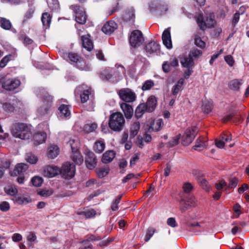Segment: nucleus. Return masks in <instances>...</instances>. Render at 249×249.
<instances>
[{"instance_id":"12","label":"nucleus","mask_w":249,"mask_h":249,"mask_svg":"<svg viewBox=\"0 0 249 249\" xmlns=\"http://www.w3.org/2000/svg\"><path fill=\"white\" fill-rule=\"evenodd\" d=\"M20 84L19 80L17 79H5L2 82V87L7 90L17 89Z\"/></svg>"},{"instance_id":"24","label":"nucleus","mask_w":249,"mask_h":249,"mask_svg":"<svg viewBox=\"0 0 249 249\" xmlns=\"http://www.w3.org/2000/svg\"><path fill=\"white\" fill-rule=\"evenodd\" d=\"M180 62L183 67L188 68H193L194 66L193 59L189 55L182 57L180 58Z\"/></svg>"},{"instance_id":"16","label":"nucleus","mask_w":249,"mask_h":249,"mask_svg":"<svg viewBox=\"0 0 249 249\" xmlns=\"http://www.w3.org/2000/svg\"><path fill=\"white\" fill-rule=\"evenodd\" d=\"M60 168L57 166H48L44 169L43 173L46 177L53 178L60 173Z\"/></svg>"},{"instance_id":"34","label":"nucleus","mask_w":249,"mask_h":249,"mask_svg":"<svg viewBox=\"0 0 249 249\" xmlns=\"http://www.w3.org/2000/svg\"><path fill=\"white\" fill-rule=\"evenodd\" d=\"M146 111H147V109L144 103L141 104L136 108L135 117L138 119L140 118Z\"/></svg>"},{"instance_id":"30","label":"nucleus","mask_w":249,"mask_h":249,"mask_svg":"<svg viewBox=\"0 0 249 249\" xmlns=\"http://www.w3.org/2000/svg\"><path fill=\"white\" fill-rule=\"evenodd\" d=\"M79 140L78 138L74 136L70 139L69 141L68 142L69 144L71 149V152H73L74 150H78L79 147Z\"/></svg>"},{"instance_id":"55","label":"nucleus","mask_w":249,"mask_h":249,"mask_svg":"<svg viewBox=\"0 0 249 249\" xmlns=\"http://www.w3.org/2000/svg\"><path fill=\"white\" fill-rule=\"evenodd\" d=\"M108 168H101L97 172V176L99 178H103L108 174Z\"/></svg>"},{"instance_id":"50","label":"nucleus","mask_w":249,"mask_h":249,"mask_svg":"<svg viewBox=\"0 0 249 249\" xmlns=\"http://www.w3.org/2000/svg\"><path fill=\"white\" fill-rule=\"evenodd\" d=\"M140 127V123L139 122L134 123L131 126L130 128L131 135L133 136L136 135L139 130Z\"/></svg>"},{"instance_id":"56","label":"nucleus","mask_w":249,"mask_h":249,"mask_svg":"<svg viewBox=\"0 0 249 249\" xmlns=\"http://www.w3.org/2000/svg\"><path fill=\"white\" fill-rule=\"evenodd\" d=\"M31 181L34 186L36 187H39L42 183V178L39 177H35L32 178Z\"/></svg>"},{"instance_id":"44","label":"nucleus","mask_w":249,"mask_h":249,"mask_svg":"<svg viewBox=\"0 0 249 249\" xmlns=\"http://www.w3.org/2000/svg\"><path fill=\"white\" fill-rule=\"evenodd\" d=\"M5 193L10 196H14L18 192V189L15 186H8L4 188Z\"/></svg>"},{"instance_id":"20","label":"nucleus","mask_w":249,"mask_h":249,"mask_svg":"<svg viewBox=\"0 0 249 249\" xmlns=\"http://www.w3.org/2000/svg\"><path fill=\"white\" fill-rule=\"evenodd\" d=\"M157 102V99L154 96H151L147 99L146 103H144L147 112H151L155 109Z\"/></svg>"},{"instance_id":"62","label":"nucleus","mask_w":249,"mask_h":249,"mask_svg":"<svg viewBox=\"0 0 249 249\" xmlns=\"http://www.w3.org/2000/svg\"><path fill=\"white\" fill-rule=\"evenodd\" d=\"M33 13L34 11L32 10H29L26 13L22 21V24H25L28 19L32 18Z\"/></svg>"},{"instance_id":"47","label":"nucleus","mask_w":249,"mask_h":249,"mask_svg":"<svg viewBox=\"0 0 249 249\" xmlns=\"http://www.w3.org/2000/svg\"><path fill=\"white\" fill-rule=\"evenodd\" d=\"M97 128V124L95 123H92L85 124L84 129L86 132L90 133L95 130Z\"/></svg>"},{"instance_id":"39","label":"nucleus","mask_w":249,"mask_h":249,"mask_svg":"<svg viewBox=\"0 0 249 249\" xmlns=\"http://www.w3.org/2000/svg\"><path fill=\"white\" fill-rule=\"evenodd\" d=\"M105 143L103 141H97L95 142L94 149L96 152L101 153L105 150Z\"/></svg>"},{"instance_id":"23","label":"nucleus","mask_w":249,"mask_h":249,"mask_svg":"<svg viewBox=\"0 0 249 249\" xmlns=\"http://www.w3.org/2000/svg\"><path fill=\"white\" fill-rule=\"evenodd\" d=\"M207 146V141L202 138H198L196 140L195 144L193 146V148L196 150L201 151L205 149Z\"/></svg>"},{"instance_id":"31","label":"nucleus","mask_w":249,"mask_h":249,"mask_svg":"<svg viewBox=\"0 0 249 249\" xmlns=\"http://www.w3.org/2000/svg\"><path fill=\"white\" fill-rule=\"evenodd\" d=\"M51 19L52 17H51L50 14L48 13L45 12L42 14L41 20L44 28L48 29L49 28L51 22Z\"/></svg>"},{"instance_id":"57","label":"nucleus","mask_w":249,"mask_h":249,"mask_svg":"<svg viewBox=\"0 0 249 249\" xmlns=\"http://www.w3.org/2000/svg\"><path fill=\"white\" fill-rule=\"evenodd\" d=\"M155 232V230L152 228H148L146 231V235L144 238V240L145 242H148L150 238L152 237L154 233Z\"/></svg>"},{"instance_id":"33","label":"nucleus","mask_w":249,"mask_h":249,"mask_svg":"<svg viewBox=\"0 0 249 249\" xmlns=\"http://www.w3.org/2000/svg\"><path fill=\"white\" fill-rule=\"evenodd\" d=\"M206 25L207 28L214 27L216 24V21L214 19V16L213 14H207L205 18Z\"/></svg>"},{"instance_id":"17","label":"nucleus","mask_w":249,"mask_h":249,"mask_svg":"<svg viewBox=\"0 0 249 249\" xmlns=\"http://www.w3.org/2000/svg\"><path fill=\"white\" fill-rule=\"evenodd\" d=\"M117 28L116 23L114 21H109L104 24L102 31L107 35L111 34Z\"/></svg>"},{"instance_id":"51","label":"nucleus","mask_w":249,"mask_h":249,"mask_svg":"<svg viewBox=\"0 0 249 249\" xmlns=\"http://www.w3.org/2000/svg\"><path fill=\"white\" fill-rule=\"evenodd\" d=\"M154 86V83L152 80H147L143 84L142 89L143 90H149Z\"/></svg>"},{"instance_id":"49","label":"nucleus","mask_w":249,"mask_h":249,"mask_svg":"<svg viewBox=\"0 0 249 249\" xmlns=\"http://www.w3.org/2000/svg\"><path fill=\"white\" fill-rule=\"evenodd\" d=\"M25 159L28 162L31 164H35L38 160L37 157L32 153L27 154Z\"/></svg>"},{"instance_id":"26","label":"nucleus","mask_w":249,"mask_h":249,"mask_svg":"<svg viewBox=\"0 0 249 249\" xmlns=\"http://www.w3.org/2000/svg\"><path fill=\"white\" fill-rule=\"evenodd\" d=\"M66 59L70 63L75 66L81 57L77 53H68L66 54Z\"/></svg>"},{"instance_id":"4","label":"nucleus","mask_w":249,"mask_h":249,"mask_svg":"<svg viewBox=\"0 0 249 249\" xmlns=\"http://www.w3.org/2000/svg\"><path fill=\"white\" fill-rule=\"evenodd\" d=\"M108 124L112 131L120 132L124 126L125 119L122 113L116 112L110 115Z\"/></svg>"},{"instance_id":"42","label":"nucleus","mask_w":249,"mask_h":249,"mask_svg":"<svg viewBox=\"0 0 249 249\" xmlns=\"http://www.w3.org/2000/svg\"><path fill=\"white\" fill-rule=\"evenodd\" d=\"M79 214L84 215L87 218H91L96 215V212L94 209H91L86 211L81 212Z\"/></svg>"},{"instance_id":"6","label":"nucleus","mask_w":249,"mask_h":249,"mask_svg":"<svg viewBox=\"0 0 249 249\" xmlns=\"http://www.w3.org/2000/svg\"><path fill=\"white\" fill-rule=\"evenodd\" d=\"M198 132V130L196 126L186 129L181 137V143L184 146L189 145L194 140Z\"/></svg>"},{"instance_id":"5","label":"nucleus","mask_w":249,"mask_h":249,"mask_svg":"<svg viewBox=\"0 0 249 249\" xmlns=\"http://www.w3.org/2000/svg\"><path fill=\"white\" fill-rule=\"evenodd\" d=\"M70 9L75 14V19L77 23L84 24L86 22L87 16L84 7L77 4H74L70 6Z\"/></svg>"},{"instance_id":"45","label":"nucleus","mask_w":249,"mask_h":249,"mask_svg":"<svg viewBox=\"0 0 249 249\" xmlns=\"http://www.w3.org/2000/svg\"><path fill=\"white\" fill-rule=\"evenodd\" d=\"M19 39L22 41V42L25 45H30L31 44L33 41L32 39L27 36L24 34H20L18 36Z\"/></svg>"},{"instance_id":"7","label":"nucleus","mask_w":249,"mask_h":249,"mask_svg":"<svg viewBox=\"0 0 249 249\" xmlns=\"http://www.w3.org/2000/svg\"><path fill=\"white\" fill-rule=\"evenodd\" d=\"M144 40L142 32L139 30H134L129 37L130 45L134 48L140 46Z\"/></svg>"},{"instance_id":"3","label":"nucleus","mask_w":249,"mask_h":249,"mask_svg":"<svg viewBox=\"0 0 249 249\" xmlns=\"http://www.w3.org/2000/svg\"><path fill=\"white\" fill-rule=\"evenodd\" d=\"M11 133L16 138L22 140L29 139L32 136L29 127L26 124L15 123L11 128Z\"/></svg>"},{"instance_id":"8","label":"nucleus","mask_w":249,"mask_h":249,"mask_svg":"<svg viewBox=\"0 0 249 249\" xmlns=\"http://www.w3.org/2000/svg\"><path fill=\"white\" fill-rule=\"evenodd\" d=\"M120 99L125 102H133L136 99V94L130 89H121L118 92Z\"/></svg>"},{"instance_id":"63","label":"nucleus","mask_w":249,"mask_h":249,"mask_svg":"<svg viewBox=\"0 0 249 249\" xmlns=\"http://www.w3.org/2000/svg\"><path fill=\"white\" fill-rule=\"evenodd\" d=\"M195 43L197 47L203 48L205 46V43L202 40L201 38L199 36H196L195 39Z\"/></svg>"},{"instance_id":"22","label":"nucleus","mask_w":249,"mask_h":249,"mask_svg":"<svg viewBox=\"0 0 249 249\" xmlns=\"http://www.w3.org/2000/svg\"><path fill=\"white\" fill-rule=\"evenodd\" d=\"M187 227L189 231H195L196 230L201 231L204 230V224L203 223L192 222L187 224Z\"/></svg>"},{"instance_id":"54","label":"nucleus","mask_w":249,"mask_h":249,"mask_svg":"<svg viewBox=\"0 0 249 249\" xmlns=\"http://www.w3.org/2000/svg\"><path fill=\"white\" fill-rule=\"evenodd\" d=\"M186 201L188 203V206H190V207H196L197 205V201L194 196H188L187 198Z\"/></svg>"},{"instance_id":"28","label":"nucleus","mask_w":249,"mask_h":249,"mask_svg":"<svg viewBox=\"0 0 249 249\" xmlns=\"http://www.w3.org/2000/svg\"><path fill=\"white\" fill-rule=\"evenodd\" d=\"M115 156V152L112 150L106 151L102 157V162L104 163H107L111 162Z\"/></svg>"},{"instance_id":"27","label":"nucleus","mask_w":249,"mask_h":249,"mask_svg":"<svg viewBox=\"0 0 249 249\" xmlns=\"http://www.w3.org/2000/svg\"><path fill=\"white\" fill-rule=\"evenodd\" d=\"M242 84V80L234 79L229 82L228 84V87L231 90L234 91H238Z\"/></svg>"},{"instance_id":"15","label":"nucleus","mask_w":249,"mask_h":249,"mask_svg":"<svg viewBox=\"0 0 249 249\" xmlns=\"http://www.w3.org/2000/svg\"><path fill=\"white\" fill-rule=\"evenodd\" d=\"M184 84V79L181 78L173 86L171 93L174 96L177 97V95L182 90L183 86Z\"/></svg>"},{"instance_id":"29","label":"nucleus","mask_w":249,"mask_h":249,"mask_svg":"<svg viewBox=\"0 0 249 249\" xmlns=\"http://www.w3.org/2000/svg\"><path fill=\"white\" fill-rule=\"evenodd\" d=\"M71 159L72 160L77 164L80 165L83 162V158L79 150H74L72 152Z\"/></svg>"},{"instance_id":"36","label":"nucleus","mask_w":249,"mask_h":249,"mask_svg":"<svg viewBox=\"0 0 249 249\" xmlns=\"http://www.w3.org/2000/svg\"><path fill=\"white\" fill-rule=\"evenodd\" d=\"M69 105L62 104L58 108V110L62 116L67 117L71 115V112L69 109Z\"/></svg>"},{"instance_id":"13","label":"nucleus","mask_w":249,"mask_h":249,"mask_svg":"<svg viewBox=\"0 0 249 249\" xmlns=\"http://www.w3.org/2000/svg\"><path fill=\"white\" fill-rule=\"evenodd\" d=\"M85 163L87 167L92 170L95 167L97 164V159L95 154L90 151L86 152Z\"/></svg>"},{"instance_id":"46","label":"nucleus","mask_w":249,"mask_h":249,"mask_svg":"<svg viewBox=\"0 0 249 249\" xmlns=\"http://www.w3.org/2000/svg\"><path fill=\"white\" fill-rule=\"evenodd\" d=\"M190 207L188 206V203L186 200L182 198L179 201V210L182 213L185 212Z\"/></svg>"},{"instance_id":"19","label":"nucleus","mask_w":249,"mask_h":249,"mask_svg":"<svg viewBox=\"0 0 249 249\" xmlns=\"http://www.w3.org/2000/svg\"><path fill=\"white\" fill-rule=\"evenodd\" d=\"M120 107L123 110L125 118L130 119L133 114V109L131 106L126 103H122L120 104Z\"/></svg>"},{"instance_id":"25","label":"nucleus","mask_w":249,"mask_h":249,"mask_svg":"<svg viewBox=\"0 0 249 249\" xmlns=\"http://www.w3.org/2000/svg\"><path fill=\"white\" fill-rule=\"evenodd\" d=\"M89 36L88 35L82 36L81 41L83 47L88 51H90L93 49V45L91 40L89 38Z\"/></svg>"},{"instance_id":"58","label":"nucleus","mask_w":249,"mask_h":249,"mask_svg":"<svg viewBox=\"0 0 249 249\" xmlns=\"http://www.w3.org/2000/svg\"><path fill=\"white\" fill-rule=\"evenodd\" d=\"M202 52L201 51L199 50L198 49H195L190 53L189 55L192 58L193 57L195 58H197L199 56H200L202 55Z\"/></svg>"},{"instance_id":"43","label":"nucleus","mask_w":249,"mask_h":249,"mask_svg":"<svg viewBox=\"0 0 249 249\" xmlns=\"http://www.w3.org/2000/svg\"><path fill=\"white\" fill-rule=\"evenodd\" d=\"M202 107V110L205 113H209L213 108L212 103L210 101H205L203 103Z\"/></svg>"},{"instance_id":"10","label":"nucleus","mask_w":249,"mask_h":249,"mask_svg":"<svg viewBox=\"0 0 249 249\" xmlns=\"http://www.w3.org/2000/svg\"><path fill=\"white\" fill-rule=\"evenodd\" d=\"M145 50L148 56L153 54H158L160 51V45L157 42L151 41L145 45Z\"/></svg>"},{"instance_id":"35","label":"nucleus","mask_w":249,"mask_h":249,"mask_svg":"<svg viewBox=\"0 0 249 249\" xmlns=\"http://www.w3.org/2000/svg\"><path fill=\"white\" fill-rule=\"evenodd\" d=\"M48 6L53 11L57 12L60 9L58 0H46Z\"/></svg>"},{"instance_id":"32","label":"nucleus","mask_w":249,"mask_h":249,"mask_svg":"<svg viewBox=\"0 0 249 249\" xmlns=\"http://www.w3.org/2000/svg\"><path fill=\"white\" fill-rule=\"evenodd\" d=\"M196 178L202 187L206 191H208L210 188V185L209 184L207 180L203 177L201 174H198L196 176Z\"/></svg>"},{"instance_id":"60","label":"nucleus","mask_w":249,"mask_h":249,"mask_svg":"<svg viewBox=\"0 0 249 249\" xmlns=\"http://www.w3.org/2000/svg\"><path fill=\"white\" fill-rule=\"evenodd\" d=\"M11 56V55H8L4 57L0 61V67L2 68L5 67L7 63L10 60Z\"/></svg>"},{"instance_id":"18","label":"nucleus","mask_w":249,"mask_h":249,"mask_svg":"<svg viewBox=\"0 0 249 249\" xmlns=\"http://www.w3.org/2000/svg\"><path fill=\"white\" fill-rule=\"evenodd\" d=\"M47 138V134L43 132H37L33 136L34 144L37 146L44 142Z\"/></svg>"},{"instance_id":"59","label":"nucleus","mask_w":249,"mask_h":249,"mask_svg":"<svg viewBox=\"0 0 249 249\" xmlns=\"http://www.w3.org/2000/svg\"><path fill=\"white\" fill-rule=\"evenodd\" d=\"M37 194L42 196L48 197L53 195V191L52 189L42 190L38 192Z\"/></svg>"},{"instance_id":"11","label":"nucleus","mask_w":249,"mask_h":249,"mask_svg":"<svg viewBox=\"0 0 249 249\" xmlns=\"http://www.w3.org/2000/svg\"><path fill=\"white\" fill-rule=\"evenodd\" d=\"M42 98L44 102H47V107H44L43 106L41 107L38 109L37 112L40 115H44L48 113L53 102V99L52 96L49 95L47 92L44 94Z\"/></svg>"},{"instance_id":"53","label":"nucleus","mask_w":249,"mask_h":249,"mask_svg":"<svg viewBox=\"0 0 249 249\" xmlns=\"http://www.w3.org/2000/svg\"><path fill=\"white\" fill-rule=\"evenodd\" d=\"M122 196V195L118 196L115 199V200L112 202L111 206V209L112 211H115L118 210V205L120 202Z\"/></svg>"},{"instance_id":"40","label":"nucleus","mask_w":249,"mask_h":249,"mask_svg":"<svg viewBox=\"0 0 249 249\" xmlns=\"http://www.w3.org/2000/svg\"><path fill=\"white\" fill-rule=\"evenodd\" d=\"M0 26L5 30H10L12 27V24L9 20L4 18H0Z\"/></svg>"},{"instance_id":"64","label":"nucleus","mask_w":249,"mask_h":249,"mask_svg":"<svg viewBox=\"0 0 249 249\" xmlns=\"http://www.w3.org/2000/svg\"><path fill=\"white\" fill-rule=\"evenodd\" d=\"M10 209V205L8 202L3 201L0 204V210L3 212L8 211Z\"/></svg>"},{"instance_id":"14","label":"nucleus","mask_w":249,"mask_h":249,"mask_svg":"<svg viewBox=\"0 0 249 249\" xmlns=\"http://www.w3.org/2000/svg\"><path fill=\"white\" fill-rule=\"evenodd\" d=\"M162 40L163 45L167 48L170 49L172 48V43L170 33V28L165 29L162 34Z\"/></svg>"},{"instance_id":"61","label":"nucleus","mask_w":249,"mask_h":249,"mask_svg":"<svg viewBox=\"0 0 249 249\" xmlns=\"http://www.w3.org/2000/svg\"><path fill=\"white\" fill-rule=\"evenodd\" d=\"M27 240L30 242V246H32L33 242H35L36 240V236L34 232H30L27 236Z\"/></svg>"},{"instance_id":"41","label":"nucleus","mask_w":249,"mask_h":249,"mask_svg":"<svg viewBox=\"0 0 249 249\" xmlns=\"http://www.w3.org/2000/svg\"><path fill=\"white\" fill-rule=\"evenodd\" d=\"M28 168L27 164L24 163H20L17 164L15 167V171L18 174H20L26 171Z\"/></svg>"},{"instance_id":"52","label":"nucleus","mask_w":249,"mask_h":249,"mask_svg":"<svg viewBox=\"0 0 249 249\" xmlns=\"http://www.w3.org/2000/svg\"><path fill=\"white\" fill-rule=\"evenodd\" d=\"M15 201L18 204H22L24 203H28L30 200L24 196H17L15 197Z\"/></svg>"},{"instance_id":"2","label":"nucleus","mask_w":249,"mask_h":249,"mask_svg":"<svg viewBox=\"0 0 249 249\" xmlns=\"http://www.w3.org/2000/svg\"><path fill=\"white\" fill-rule=\"evenodd\" d=\"M76 91L79 94L81 102L85 104L88 102L86 110L93 111L94 108V94L90 87L82 84L76 88Z\"/></svg>"},{"instance_id":"38","label":"nucleus","mask_w":249,"mask_h":249,"mask_svg":"<svg viewBox=\"0 0 249 249\" xmlns=\"http://www.w3.org/2000/svg\"><path fill=\"white\" fill-rule=\"evenodd\" d=\"M196 22L198 27L201 30L204 31L207 28L206 19H204L202 15H198L196 18Z\"/></svg>"},{"instance_id":"21","label":"nucleus","mask_w":249,"mask_h":249,"mask_svg":"<svg viewBox=\"0 0 249 249\" xmlns=\"http://www.w3.org/2000/svg\"><path fill=\"white\" fill-rule=\"evenodd\" d=\"M59 152L58 147L56 145L52 144L48 148L47 157L49 159H53L59 155Z\"/></svg>"},{"instance_id":"48","label":"nucleus","mask_w":249,"mask_h":249,"mask_svg":"<svg viewBox=\"0 0 249 249\" xmlns=\"http://www.w3.org/2000/svg\"><path fill=\"white\" fill-rule=\"evenodd\" d=\"M15 104L5 102L2 104V108L6 112H13L15 110Z\"/></svg>"},{"instance_id":"37","label":"nucleus","mask_w":249,"mask_h":249,"mask_svg":"<svg viewBox=\"0 0 249 249\" xmlns=\"http://www.w3.org/2000/svg\"><path fill=\"white\" fill-rule=\"evenodd\" d=\"M75 66L82 71H89L91 70V67L86 64L82 58L79 60Z\"/></svg>"},{"instance_id":"9","label":"nucleus","mask_w":249,"mask_h":249,"mask_svg":"<svg viewBox=\"0 0 249 249\" xmlns=\"http://www.w3.org/2000/svg\"><path fill=\"white\" fill-rule=\"evenodd\" d=\"M60 170V173L66 178H72L75 175V165L68 162L64 163Z\"/></svg>"},{"instance_id":"1","label":"nucleus","mask_w":249,"mask_h":249,"mask_svg":"<svg viewBox=\"0 0 249 249\" xmlns=\"http://www.w3.org/2000/svg\"><path fill=\"white\" fill-rule=\"evenodd\" d=\"M125 73V69L122 65H115V68H107L99 72V76L103 81L116 83L122 79V75Z\"/></svg>"}]
</instances>
